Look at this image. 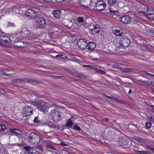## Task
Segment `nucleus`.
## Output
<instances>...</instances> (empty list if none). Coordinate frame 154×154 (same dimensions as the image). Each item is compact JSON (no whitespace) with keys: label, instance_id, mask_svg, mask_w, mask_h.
Wrapping results in <instances>:
<instances>
[{"label":"nucleus","instance_id":"obj_13","mask_svg":"<svg viewBox=\"0 0 154 154\" xmlns=\"http://www.w3.org/2000/svg\"><path fill=\"white\" fill-rule=\"evenodd\" d=\"M15 37L13 38V39L14 40H12V41H13L14 42V45L16 47H17L20 48H23L24 46V43L23 42L19 40H14L15 39Z\"/></svg>","mask_w":154,"mask_h":154},{"label":"nucleus","instance_id":"obj_20","mask_svg":"<svg viewBox=\"0 0 154 154\" xmlns=\"http://www.w3.org/2000/svg\"><path fill=\"white\" fill-rule=\"evenodd\" d=\"M40 103L39 101L35 100L31 101L30 102V103L31 105H33L37 109L38 108Z\"/></svg>","mask_w":154,"mask_h":154},{"label":"nucleus","instance_id":"obj_5","mask_svg":"<svg viewBox=\"0 0 154 154\" xmlns=\"http://www.w3.org/2000/svg\"><path fill=\"white\" fill-rule=\"evenodd\" d=\"M33 108L30 106H24L23 109V114L24 116L27 117L31 115L33 112Z\"/></svg>","mask_w":154,"mask_h":154},{"label":"nucleus","instance_id":"obj_52","mask_svg":"<svg viewBox=\"0 0 154 154\" xmlns=\"http://www.w3.org/2000/svg\"><path fill=\"white\" fill-rule=\"evenodd\" d=\"M104 121L108 122L109 121V119L108 118H106L103 119Z\"/></svg>","mask_w":154,"mask_h":154},{"label":"nucleus","instance_id":"obj_21","mask_svg":"<svg viewBox=\"0 0 154 154\" xmlns=\"http://www.w3.org/2000/svg\"><path fill=\"white\" fill-rule=\"evenodd\" d=\"M60 12L59 10H56L54 11L53 13L54 17L57 18H59L60 16Z\"/></svg>","mask_w":154,"mask_h":154},{"label":"nucleus","instance_id":"obj_54","mask_svg":"<svg viewBox=\"0 0 154 154\" xmlns=\"http://www.w3.org/2000/svg\"><path fill=\"white\" fill-rule=\"evenodd\" d=\"M85 2L88 1L89 2V5H90L91 3V0H85Z\"/></svg>","mask_w":154,"mask_h":154},{"label":"nucleus","instance_id":"obj_19","mask_svg":"<svg viewBox=\"0 0 154 154\" xmlns=\"http://www.w3.org/2000/svg\"><path fill=\"white\" fill-rule=\"evenodd\" d=\"M24 149L26 151L28 152L27 153L28 154L29 153L30 154H34L33 152V148L31 147L30 146H25ZM35 153L36 152H35L34 153L35 154Z\"/></svg>","mask_w":154,"mask_h":154},{"label":"nucleus","instance_id":"obj_56","mask_svg":"<svg viewBox=\"0 0 154 154\" xmlns=\"http://www.w3.org/2000/svg\"><path fill=\"white\" fill-rule=\"evenodd\" d=\"M49 126L50 127L52 128H54L55 126V125H49Z\"/></svg>","mask_w":154,"mask_h":154},{"label":"nucleus","instance_id":"obj_34","mask_svg":"<svg viewBox=\"0 0 154 154\" xmlns=\"http://www.w3.org/2000/svg\"><path fill=\"white\" fill-rule=\"evenodd\" d=\"M151 123L150 122H147L145 124L146 127L147 128H150L151 126Z\"/></svg>","mask_w":154,"mask_h":154},{"label":"nucleus","instance_id":"obj_10","mask_svg":"<svg viewBox=\"0 0 154 154\" xmlns=\"http://www.w3.org/2000/svg\"><path fill=\"white\" fill-rule=\"evenodd\" d=\"M120 20L122 23L128 24L130 23L131 21V17L128 15H125L121 17L120 18Z\"/></svg>","mask_w":154,"mask_h":154},{"label":"nucleus","instance_id":"obj_39","mask_svg":"<svg viewBox=\"0 0 154 154\" xmlns=\"http://www.w3.org/2000/svg\"><path fill=\"white\" fill-rule=\"evenodd\" d=\"M2 128L1 130L2 131H5L6 130H7L6 129V127L5 125L3 124H2Z\"/></svg>","mask_w":154,"mask_h":154},{"label":"nucleus","instance_id":"obj_64","mask_svg":"<svg viewBox=\"0 0 154 154\" xmlns=\"http://www.w3.org/2000/svg\"><path fill=\"white\" fill-rule=\"evenodd\" d=\"M120 49H121V48H119L118 50L119 52H122L123 51L122 50H120Z\"/></svg>","mask_w":154,"mask_h":154},{"label":"nucleus","instance_id":"obj_50","mask_svg":"<svg viewBox=\"0 0 154 154\" xmlns=\"http://www.w3.org/2000/svg\"><path fill=\"white\" fill-rule=\"evenodd\" d=\"M44 2H46L47 3H50L51 2H52V0H43Z\"/></svg>","mask_w":154,"mask_h":154},{"label":"nucleus","instance_id":"obj_48","mask_svg":"<svg viewBox=\"0 0 154 154\" xmlns=\"http://www.w3.org/2000/svg\"><path fill=\"white\" fill-rule=\"evenodd\" d=\"M63 1H64L66 3H70L72 0H63Z\"/></svg>","mask_w":154,"mask_h":154},{"label":"nucleus","instance_id":"obj_17","mask_svg":"<svg viewBox=\"0 0 154 154\" xmlns=\"http://www.w3.org/2000/svg\"><path fill=\"white\" fill-rule=\"evenodd\" d=\"M10 132L15 134L16 135H20L22 134V131L16 129H11L10 128Z\"/></svg>","mask_w":154,"mask_h":154},{"label":"nucleus","instance_id":"obj_15","mask_svg":"<svg viewBox=\"0 0 154 154\" xmlns=\"http://www.w3.org/2000/svg\"><path fill=\"white\" fill-rule=\"evenodd\" d=\"M22 33H24L25 35L27 37H30L32 36V33L29 31L26 28H23L21 31Z\"/></svg>","mask_w":154,"mask_h":154},{"label":"nucleus","instance_id":"obj_24","mask_svg":"<svg viewBox=\"0 0 154 154\" xmlns=\"http://www.w3.org/2000/svg\"><path fill=\"white\" fill-rule=\"evenodd\" d=\"M146 11L148 15H151L154 14V11L152 8H147L146 9Z\"/></svg>","mask_w":154,"mask_h":154},{"label":"nucleus","instance_id":"obj_6","mask_svg":"<svg viewBox=\"0 0 154 154\" xmlns=\"http://www.w3.org/2000/svg\"><path fill=\"white\" fill-rule=\"evenodd\" d=\"M37 21L38 23L37 26L39 28L44 29L45 28L47 23L43 17H38L37 18Z\"/></svg>","mask_w":154,"mask_h":154},{"label":"nucleus","instance_id":"obj_60","mask_svg":"<svg viewBox=\"0 0 154 154\" xmlns=\"http://www.w3.org/2000/svg\"><path fill=\"white\" fill-rule=\"evenodd\" d=\"M75 75L78 77H79V75H80V74L76 73H75Z\"/></svg>","mask_w":154,"mask_h":154},{"label":"nucleus","instance_id":"obj_57","mask_svg":"<svg viewBox=\"0 0 154 154\" xmlns=\"http://www.w3.org/2000/svg\"><path fill=\"white\" fill-rule=\"evenodd\" d=\"M0 93H1L2 94H3L5 93V92L3 90H2L1 91V92H0Z\"/></svg>","mask_w":154,"mask_h":154},{"label":"nucleus","instance_id":"obj_16","mask_svg":"<svg viewBox=\"0 0 154 154\" xmlns=\"http://www.w3.org/2000/svg\"><path fill=\"white\" fill-rule=\"evenodd\" d=\"M0 40L6 43H9L11 41L10 38L4 35L0 36Z\"/></svg>","mask_w":154,"mask_h":154},{"label":"nucleus","instance_id":"obj_43","mask_svg":"<svg viewBox=\"0 0 154 154\" xmlns=\"http://www.w3.org/2000/svg\"><path fill=\"white\" fill-rule=\"evenodd\" d=\"M79 77L83 79H87V77L83 75L80 74V75H79Z\"/></svg>","mask_w":154,"mask_h":154},{"label":"nucleus","instance_id":"obj_49","mask_svg":"<svg viewBox=\"0 0 154 154\" xmlns=\"http://www.w3.org/2000/svg\"><path fill=\"white\" fill-rule=\"evenodd\" d=\"M0 45L2 46L5 47L6 46V44L2 43V42H0Z\"/></svg>","mask_w":154,"mask_h":154},{"label":"nucleus","instance_id":"obj_33","mask_svg":"<svg viewBox=\"0 0 154 154\" xmlns=\"http://www.w3.org/2000/svg\"><path fill=\"white\" fill-rule=\"evenodd\" d=\"M11 81L16 83H20V79H13L11 80Z\"/></svg>","mask_w":154,"mask_h":154},{"label":"nucleus","instance_id":"obj_35","mask_svg":"<svg viewBox=\"0 0 154 154\" xmlns=\"http://www.w3.org/2000/svg\"><path fill=\"white\" fill-rule=\"evenodd\" d=\"M73 128L78 131H79L81 130V128L79 126H77V125H73Z\"/></svg>","mask_w":154,"mask_h":154},{"label":"nucleus","instance_id":"obj_40","mask_svg":"<svg viewBox=\"0 0 154 154\" xmlns=\"http://www.w3.org/2000/svg\"><path fill=\"white\" fill-rule=\"evenodd\" d=\"M146 148L152 151H154V148L152 147L150 145L147 146H146Z\"/></svg>","mask_w":154,"mask_h":154},{"label":"nucleus","instance_id":"obj_47","mask_svg":"<svg viewBox=\"0 0 154 154\" xmlns=\"http://www.w3.org/2000/svg\"><path fill=\"white\" fill-rule=\"evenodd\" d=\"M4 74H5V75H7L6 74H5L4 72L2 70L0 71V75H3Z\"/></svg>","mask_w":154,"mask_h":154},{"label":"nucleus","instance_id":"obj_45","mask_svg":"<svg viewBox=\"0 0 154 154\" xmlns=\"http://www.w3.org/2000/svg\"><path fill=\"white\" fill-rule=\"evenodd\" d=\"M34 121L35 122H36V123L39 122V120H38V117L37 116L35 117L34 119Z\"/></svg>","mask_w":154,"mask_h":154},{"label":"nucleus","instance_id":"obj_3","mask_svg":"<svg viewBox=\"0 0 154 154\" xmlns=\"http://www.w3.org/2000/svg\"><path fill=\"white\" fill-rule=\"evenodd\" d=\"M106 6V3L103 0H97L96 2V8L97 10L99 11L104 10Z\"/></svg>","mask_w":154,"mask_h":154},{"label":"nucleus","instance_id":"obj_28","mask_svg":"<svg viewBox=\"0 0 154 154\" xmlns=\"http://www.w3.org/2000/svg\"><path fill=\"white\" fill-rule=\"evenodd\" d=\"M116 2V0H108V4L111 7L114 5Z\"/></svg>","mask_w":154,"mask_h":154},{"label":"nucleus","instance_id":"obj_32","mask_svg":"<svg viewBox=\"0 0 154 154\" xmlns=\"http://www.w3.org/2000/svg\"><path fill=\"white\" fill-rule=\"evenodd\" d=\"M137 140L138 142L143 143H145L146 141L144 139L138 137H137Z\"/></svg>","mask_w":154,"mask_h":154},{"label":"nucleus","instance_id":"obj_25","mask_svg":"<svg viewBox=\"0 0 154 154\" xmlns=\"http://www.w3.org/2000/svg\"><path fill=\"white\" fill-rule=\"evenodd\" d=\"M121 71L125 72H132L133 70L127 67H122Z\"/></svg>","mask_w":154,"mask_h":154},{"label":"nucleus","instance_id":"obj_61","mask_svg":"<svg viewBox=\"0 0 154 154\" xmlns=\"http://www.w3.org/2000/svg\"><path fill=\"white\" fill-rule=\"evenodd\" d=\"M147 118L149 119H151L152 118V116H147Z\"/></svg>","mask_w":154,"mask_h":154},{"label":"nucleus","instance_id":"obj_44","mask_svg":"<svg viewBox=\"0 0 154 154\" xmlns=\"http://www.w3.org/2000/svg\"><path fill=\"white\" fill-rule=\"evenodd\" d=\"M83 66H85V67H88V68H91V69H94V68H95V67L93 66H92V65H83Z\"/></svg>","mask_w":154,"mask_h":154},{"label":"nucleus","instance_id":"obj_58","mask_svg":"<svg viewBox=\"0 0 154 154\" xmlns=\"http://www.w3.org/2000/svg\"><path fill=\"white\" fill-rule=\"evenodd\" d=\"M61 144L63 146H66L67 145L64 142H61Z\"/></svg>","mask_w":154,"mask_h":154},{"label":"nucleus","instance_id":"obj_4","mask_svg":"<svg viewBox=\"0 0 154 154\" xmlns=\"http://www.w3.org/2000/svg\"><path fill=\"white\" fill-rule=\"evenodd\" d=\"M25 15L29 19H33L37 17L38 13L34 10L30 9L26 11Z\"/></svg>","mask_w":154,"mask_h":154},{"label":"nucleus","instance_id":"obj_62","mask_svg":"<svg viewBox=\"0 0 154 154\" xmlns=\"http://www.w3.org/2000/svg\"><path fill=\"white\" fill-rule=\"evenodd\" d=\"M137 136H134L133 137L134 139L137 140Z\"/></svg>","mask_w":154,"mask_h":154},{"label":"nucleus","instance_id":"obj_51","mask_svg":"<svg viewBox=\"0 0 154 154\" xmlns=\"http://www.w3.org/2000/svg\"><path fill=\"white\" fill-rule=\"evenodd\" d=\"M62 54H58L55 56V57L56 58H58L59 59H60V57H61V55Z\"/></svg>","mask_w":154,"mask_h":154},{"label":"nucleus","instance_id":"obj_12","mask_svg":"<svg viewBox=\"0 0 154 154\" xmlns=\"http://www.w3.org/2000/svg\"><path fill=\"white\" fill-rule=\"evenodd\" d=\"M114 33L116 36H121L124 34L122 29L119 27H117L116 28Z\"/></svg>","mask_w":154,"mask_h":154},{"label":"nucleus","instance_id":"obj_22","mask_svg":"<svg viewBox=\"0 0 154 154\" xmlns=\"http://www.w3.org/2000/svg\"><path fill=\"white\" fill-rule=\"evenodd\" d=\"M88 49L89 50H94L95 47L96 45L93 43L90 42L88 44Z\"/></svg>","mask_w":154,"mask_h":154},{"label":"nucleus","instance_id":"obj_27","mask_svg":"<svg viewBox=\"0 0 154 154\" xmlns=\"http://www.w3.org/2000/svg\"><path fill=\"white\" fill-rule=\"evenodd\" d=\"M135 151V152L138 154H150V153L149 152L144 150H142L141 151H138L137 150Z\"/></svg>","mask_w":154,"mask_h":154},{"label":"nucleus","instance_id":"obj_1","mask_svg":"<svg viewBox=\"0 0 154 154\" xmlns=\"http://www.w3.org/2000/svg\"><path fill=\"white\" fill-rule=\"evenodd\" d=\"M29 142L33 144L38 143L40 141V137L39 136L35 133L32 132L28 136Z\"/></svg>","mask_w":154,"mask_h":154},{"label":"nucleus","instance_id":"obj_53","mask_svg":"<svg viewBox=\"0 0 154 154\" xmlns=\"http://www.w3.org/2000/svg\"><path fill=\"white\" fill-rule=\"evenodd\" d=\"M69 73L71 74L74 75H75V73H74L73 72L70 70L69 71Z\"/></svg>","mask_w":154,"mask_h":154},{"label":"nucleus","instance_id":"obj_7","mask_svg":"<svg viewBox=\"0 0 154 154\" xmlns=\"http://www.w3.org/2000/svg\"><path fill=\"white\" fill-rule=\"evenodd\" d=\"M77 44L79 48L82 50L85 49L88 45V42L82 38L78 40Z\"/></svg>","mask_w":154,"mask_h":154},{"label":"nucleus","instance_id":"obj_29","mask_svg":"<svg viewBox=\"0 0 154 154\" xmlns=\"http://www.w3.org/2000/svg\"><path fill=\"white\" fill-rule=\"evenodd\" d=\"M36 148L42 152H44L45 150V149L43 148L41 145H37L36 146Z\"/></svg>","mask_w":154,"mask_h":154},{"label":"nucleus","instance_id":"obj_59","mask_svg":"<svg viewBox=\"0 0 154 154\" xmlns=\"http://www.w3.org/2000/svg\"><path fill=\"white\" fill-rule=\"evenodd\" d=\"M107 98L109 99H113V97L112 96H107Z\"/></svg>","mask_w":154,"mask_h":154},{"label":"nucleus","instance_id":"obj_9","mask_svg":"<svg viewBox=\"0 0 154 154\" xmlns=\"http://www.w3.org/2000/svg\"><path fill=\"white\" fill-rule=\"evenodd\" d=\"M50 108L51 109V112H50L53 116V118H56L57 120H60L61 117L59 112L55 109H52V107H50Z\"/></svg>","mask_w":154,"mask_h":154},{"label":"nucleus","instance_id":"obj_30","mask_svg":"<svg viewBox=\"0 0 154 154\" xmlns=\"http://www.w3.org/2000/svg\"><path fill=\"white\" fill-rule=\"evenodd\" d=\"M28 79L29 78H23L20 79V83H28Z\"/></svg>","mask_w":154,"mask_h":154},{"label":"nucleus","instance_id":"obj_38","mask_svg":"<svg viewBox=\"0 0 154 154\" xmlns=\"http://www.w3.org/2000/svg\"><path fill=\"white\" fill-rule=\"evenodd\" d=\"M115 102L119 103H122L119 100L113 97V99Z\"/></svg>","mask_w":154,"mask_h":154},{"label":"nucleus","instance_id":"obj_37","mask_svg":"<svg viewBox=\"0 0 154 154\" xmlns=\"http://www.w3.org/2000/svg\"><path fill=\"white\" fill-rule=\"evenodd\" d=\"M112 67L113 68H116L118 69H120L121 70L122 67L121 66H119L116 65H113Z\"/></svg>","mask_w":154,"mask_h":154},{"label":"nucleus","instance_id":"obj_36","mask_svg":"<svg viewBox=\"0 0 154 154\" xmlns=\"http://www.w3.org/2000/svg\"><path fill=\"white\" fill-rule=\"evenodd\" d=\"M46 146L48 148L52 150H56L55 148L54 147H53V146L51 145H50L49 144H47Z\"/></svg>","mask_w":154,"mask_h":154},{"label":"nucleus","instance_id":"obj_63","mask_svg":"<svg viewBox=\"0 0 154 154\" xmlns=\"http://www.w3.org/2000/svg\"><path fill=\"white\" fill-rule=\"evenodd\" d=\"M137 136H134L133 137L134 139L137 140Z\"/></svg>","mask_w":154,"mask_h":154},{"label":"nucleus","instance_id":"obj_46","mask_svg":"<svg viewBox=\"0 0 154 154\" xmlns=\"http://www.w3.org/2000/svg\"><path fill=\"white\" fill-rule=\"evenodd\" d=\"M61 56V57H60V58L61 59H65L67 58V56H66L65 55L62 54Z\"/></svg>","mask_w":154,"mask_h":154},{"label":"nucleus","instance_id":"obj_31","mask_svg":"<svg viewBox=\"0 0 154 154\" xmlns=\"http://www.w3.org/2000/svg\"><path fill=\"white\" fill-rule=\"evenodd\" d=\"M94 69H95V71L96 72H99L102 74H105L106 73L105 71L103 70H102L100 69H98L97 68H95Z\"/></svg>","mask_w":154,"mask_h":154},{"label":"nucleus","instance_id":"obj_11","mask_svg":"<svg viewBox=\"0 0 154 154\" xmlns=\"http://www.w3.org/2000/svg\"><path fill=\"white\" fill-rule=\"evenodd\" d=\"M48 106L45 103L40 102L38 109L44 112H45L47 111V109L48 108Z\"/></svg>","mask_w":154,"mask_h":154},{"label":"nucleus","instance_id":"obj_42","mask_svg":"<svg viewBox=\"0 0 154 154\" xmlns=\"http://www.w3.org/2000/svg\"><path fill=\"white\" fill-rule=\"evenodd\" d=\"M83 20L84 19L82 17H79L78 18V20L79 22H83Z\"/></svg>","mask_w":154,"mask_h":154},{"label":"nucleus","instance_id":"obj_55","mask_svg":"<svg viewBox=\"0 0 154 154\" xmlns=\"http://www.w3.org/2000/svg\"><path fill=\"white\" fill-rule=\"evenodd\" d=\"M64 69L66 71H67V72H69V71H70V70H69V69H67V68H65Z\"/></svg>","mask_w":154,"mask_h":154},{"label":"nucleus","instance_id":"obj_2","mask_svg":"<svg viewBox=\"0 0 154 154\" xmlns=\"http://www.w3.org/2000/svg\"><path fill=\"white\" fill-rule=\"evenodd\" d=\"M130 39L125 36H123L121 38L119 44L121 47H127L130 44Z\"/></svg>","mask_w":154,"mask_h":154},{"label":"nucleus","instance_id":"obj_26","mask_svg":"<svg viewBox=\"0 0 154 154\" xmlns=\"http://www.w3.org/2000/svg\"><path fill=\"white\" fill-rule=\"evenodd\" d=\"M117 8H113L112 7L109 8V11L111 14H115L116 13L118 12V11Z\"/></svg>","mask_w":154,"mask_h":154},{"label":"nucleus","instance_id":"obj_23","mask_svg":"<svg viewBox=\"0 0 154 154\" xmlns=\"http://www.w3.org/2000/svg\"><path fill=\"white\" fill-rule=\"evenodd\" d=\"M73 125V123L72 122L71 119H69L67 120L65 126L67 127L70 128L71 126H72Z\"/></svg>","mask_w":154,"mask_h":154},{"label":"nucleus","instance_id":"obj_41","mask_svg":"<svg viewBox=\"0 0 154 154\" xmlns=\"http://www.w3.org/2000/svg\"><path fill=\"white\" fill-rule=\"evenodd\" d=\"M7 26H8V27H14V23H11V22H9L8 25H7Z\"/></svg>","mask_w":154,"mask_h":154},{"label":"nucleus","instance_id":"obj_14","mask_svg":"<svg viewBox=\"0 0 154 154\" xmlns=\"http://www.w3.org/2000/svg\"><path fill=\"white\" fill-rule=\"evenodd\" d=\"M100 26L98 24H96L94 29H90V30L92 32L93 34H99L100 30Z\"/></svg>","mask_w":154,"mask_h":154},{"label":"nucleus","instance_id":"obj_8","mask_svg":"<svg viewBox=\"0 0 154 154\" xmlns=\"http://www.w3.org/2000/svg\"><path fill=\"white\" fill-rule=\"evenodd\" d=\"M129 141L125 138L120 137L118 141L119 146H122L124 148H128L129 147Z\"/></svg>","mask_w":154,"mask_h":154},{"label":"nucleus","instance_id":"obj_18","mask_svg":"<svg viewBox=\"0 0 154 154\" xmlns=\"http://www.w3.org/2000/svg\"><path fill=\"white\" fill-rule=\"evenodd\" d=\"M28 83H29L31 84H42V82L35 79L29 78Z\"/></svg>","mask_w":154,"mask_h":154}]
</instances>
